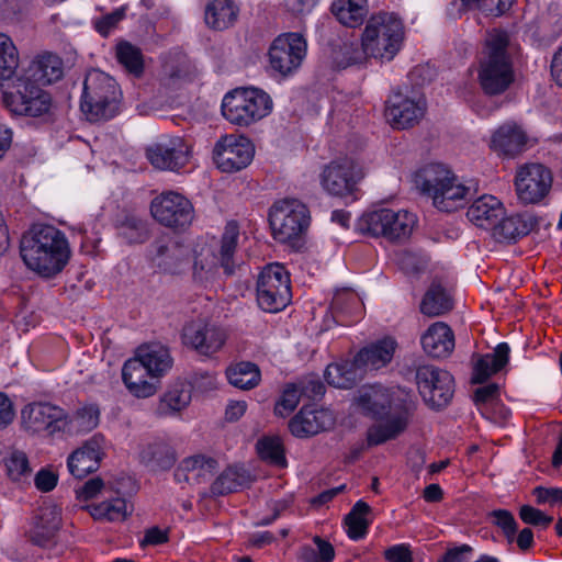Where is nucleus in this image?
Instances as JSON below:
<instances>
[{
  "mask_svg": "<svg viewBox=\"0 0 562 562\" xmlns=\"http://www.w3.org/2000/svg\"><path fill=\"white\" fill-rule=\"evenodd\" d=\"M363 414L374 419H384L367 430L369 447L395 439L408 426L414 407L411 395L404 390L389 389L381 384L363 386L357 397Z\"/></svg>",
  "mask_w": 562,
  "mask_h": 562,
  "instance_id": "nucleus-1",
  "label": "nucleus"
},
{
  "mask_svg": "<svg viewBox=\"0 0 562 562\" xmlns=\"http://www.w3.org/2000/svg\"><path fill=\"white\" fill-rule=\"evenodd\" d=\"M20 254L29 269L49 278L63 270L70 250L60 231L52 225H34L22 236Z\"/></svg>",
  "mask_w": 562,
  "mask_h": 562,
  "instance_id": "nucleus-2",
  "label": "nucleus"
},
{
  "mask_svg": "<svg viewBox=\"0 0 562 562\" xmlns=\"http://www.w3.org/2000/svg\"><path fill=\"white\" fill-rule=\"evenodd\" d=\"M414 183L442 212L462 207L477 192L476 183L463 182L442 164H429L420 168L414 176Z\"/></svg>",
  "mask_w": 562,
  "mask_h": 562,
  "instance_id": "nucleus-3",
  "label": "nucleus"
},
{
  "mask_svg": "<svg viewBox=\"0 0 562 562\" xmlns=\"http://www.w3.org/2000/svg\"><path fill=\"white\" fill-rule=\"evenodd\" d=\"M508 44L509 36L504 31L494 30L486 37L484 56L480 61L479 82L488 95L504 93L515 81Z\"/></svg>",
  "mask_w": 562,
  "mask_h": 562,
  "instance_id": "nucleus-4",
  "label": "nucleus"
},
{
  "mask_svg": "<svg viewBox=\"0 0 562 562\" xmlns=\"http://www.w3.org/2000/svg\"><path fill=\"white\" fill-rule=\"evenodd\" d=\"M121 99L122 92L114 78L98 69L87 74L80 109L88 121L97 123L113 119L120 111Z\"/></svg>",
  "mask_w": 562,
  "mask_h": 562,
  "instance_id": "nucleus-5",
  "label": "nucleus"
},
{
  "mask_svg": "<svg viewBox=\"0 0 562 562\" xmlns=\"http://www.w3.org/2000/svg\"><path fill=\"white\" fill-rule=\"evenodd\" d=\"M272 106V99L263 90L236 88L224 95L222 114L231 124L248 127L268 116Z\"/></svg>",
  "mask_w": 562,
  "mask_h": 562,
  "instance_id": "nucleus-6",
  "label": "nucleus"
},
{
  "mask_svg": "<svg viewBox=\"0 0 562 562\" xmlns=\"http://www.w3.org/2000/svg\"><path fill=\"white\" fill-rule=\"evenodd\" d=\"M362 38L372 58L390 61L403 43V22L392 12L373 14L366 24Z\"/></svg>",
  "mask_w": 562,
  "mask_h": 562,
  "instance_id": "nucleus-7",
  "label": "nucleus"
},
{
  "mask_svg": "<svg viewBox=\"0 0 562 562\" xmlns=\"http://www.w3.org/2000/svg\"><path fill=\"white\" fill-rule=\"evenodd\" d=\"M308 210L295 199L276 202L269 212V223L274 239L295 246L308 226Z\"/></svg>",
  "mask_w": 562,
  "mask_h": 562,
  "instance_id": "nucleus-8",
  "label": "nucleus"
},
{
  "mask_svg": "<svg viewBox=\"0 0 562 562\" xmlns=\"http://www.w3.org/2000/svg\"><path fill=\"white\" fill-rule=\"evenodd\" d=\"M416 223L415 214L406 210L379 209L362 215L360 229L391 241H402L411 236Z\"/></svg>",
  "mask_w": 562,
  "mask_h": 562,
  "instance_id": "nucleus-9",
  "label": "nucleus"
},
{
  "mask_svg": "<svg viewBox=\"0 0 562 562\" xmlns=\"http://www.w3.org/2000/svg\"><path fill=\"white\" fill-rule=\"evenodd\" d=\"M2 102L15 115L37 117L49 111L52 98L38 83L20 76L11 89L3 92Z\"/></svg>",
  "mask_w": 562,
  "mask_h": 562,
  "instance_id": "nucleus-10",
  "label": "nucleus"
},
{
  "mask_svg": "<svg viewBox=\"0 0 562 562\" xmlns=\"http://www.w3.org/2000/svg\"><path fill=\"white\" fill-rule=\"evenodd\" d=\"M291 301L290 277L282 265L270 263L257 280L258 305L269 313L282 311Z\"/></svg>",
  "mask_w": 562,
  "mask_h": 562,
  "instance_id": "nucleus-11",
  "label": "nucleus"
},
{
  "mask_svg": "<svg viewBox=\"0 0 562 562\" xmlns=\"http://www.w3.org/2000/svg\"><path fill=\"white\" fill-rule=\"evenodd\" d=\"M153 217L161 225L176 232L186 231L193 221L192 203L182 194L173 191L162 192L150 204Z\"/></svg>",
  "mask_w": 562,
  "mask_h": 562,
  "instance_id": "nucleus-12",
  "label": "nucleus"
},
{
  "mask_svg": "<svg viewBox=\"0 0 562 562\" xmlns=\"http://www.w3.org/2000/svg\"><path fill=\"white\" fill-rule=\"evenodd\" d=\"M306 41L299 33L281 34L269 48V65L281 77L294 74L306 56Z\"/></svg>",
  "mask_w": 562,
  "mask_h": 562,
  "instance_id": "nucleus-13",
  "label": "nucleus"
},
{
  "mask_svg": "<svg viewBox=\"0 0 562 562\" xmlns=\"http://www.w3.org/2000/svg\"><path fill=\"white\" fill-rule=\"evenodd\" d=\"M416 383L424 401L432 408L446 407L454 393L453 376L434 366H419L416 370Z\"/></svg>",
  "mask_w": 562,
  "mask_h": 562,
  "instance_id": "nucleus-14",
  "label": "nucleus"
},
{
  "mask_svg": "<svg viewBox=\"0 0 562 562\" xmlns=\"http://www.w3.org/2000/svg\"><path fill=\"white\" fill-rule=\"evenodd\" d=\"M552 181V172L542 164L520 166L515 176L518 200L525 205L540 203L549 194Z\"/></svg>",
  "mask_w": 562,
  "mask_h": 562,
  "instance_id": "nucleus-15",
  "label": "nucleus"
},
{
  "mask_svg": "<svg viewBox=\"0 0 562 562\" xmlns=\"http://www.w3.org/2000/svg\"><path fill=\"white\" fill-rule=\"evenodd\" d=\"M363 177L364 171L361 165L352 158L344 157L324 167L321 183L329 194L346 196L353 193L357 183Z\"/></svg>",
  "mask_w": 562,
  "mask_h": 562,
  "instance_id": "nucleus-16",
  "label": "nucleus"
},
{
  "mask_svg": "<svg viewBox=\"0 0 562 562\" xmlns=\"http://www.w3.org/2000/svg\"><path fill=\"white\" fill-rule=\"evenodd\" d=\"M254 154V145L247 137L229 134L215 143L213 160L221 171L236 172L251 162Z\"/></svg>",
  "mask_w": 562,
  "mask_h": 562,
  "instance_id": "nucleus-17",
  "label": "nucleus"
},
{
  "mask_svg": "<svg viewBox=\"0 0 562 562\" xmlns=\"http://www.w3.org/2000/svg\"><path fill=\"white\" fill-rule=\"evenodd\" d=\"M425 111L426 100L422 94L395 92L387 100L385 116L394 128L405 130L418 124Z\"/></svg>",
  "mask_w": 562,
  "mask_h": 562,
  "instance_id": "nucleus-18",
  "label": "nucleus"
},
{
  "mask_svg": "<svg viewBox=\"0 0 562 562\" xmlns=\"http://www.w3.org/2000/svg\"><path fill=\"white\" fill-rule=\"evenodd\" d=\"M189 146L183 138L173 136L153 144L146 149L149 162L159 170L177 171L189 161Z\"/></svg>",
  "mask_w": 562,
  "mask_h": 562,
  "instance_id": "nucleus-19",
  "label": "nucleus"
},
{
  "mask_svg": "<svg viewBox=\"0 0 562 562\" xmlns=\"http://www.w3.org/2000/svg\"><path fill=\"white\" fill-rule=\"evenodd\" d=\"M21 417L27 430L33 432L47 430L52 435L63 430L65 412L49 403H33L22 409Z\"/></svg>",
  "mask_w": 562,
  "mask_h": 562,
  "instance_id": "nucleus-20",
  "label": "nucleus"
},
{
  "mask_svg": "<svg viewBox=\"0 0 562 562\" xmlns=\"http://www.w3.org/2000/svg\"><path fill=\"white\" fill-rule=\"evenodd\" d=\"M146 367L147 364L135 352V356L128 359L122 369V379L126 389L138 398L153 396L159 387V381L151 375Z\"/></svg>",
  "mask_w": 562,
  "mask_h": 562,
  "instance_id": "nucleus-21",
  "label": "nucleus"
},
{
  "mask_svg": "<svg viewBox=\"0 0 562 562\" xmlns=\"http://www.w3.org/2000/svg\"><path fill=\"white\" fill-rule=\"evenodd\" d=\"M183 342L202 355L217 352L226 340L225 333L213 325L193 322L183 328Z\"/></svg>",
  "mask_w": 562,
  "mask_h": 562,
  "instance_id": "nucleus-22",
  "label": "nucleus"
},
{
  "mask_svg": "<svg viewBox=\"0 0 562 562\" xmlns=\"http://www.w3.org/2000/svg\"><path fill=\"white\" fill-rule=\"evenodd\" d=\"M335 425L334 414L326 408L315 409L304 406L289 422L291 434L299 438H305L326 431Z\"/></svg>",
  "mask_w": 562,
  "mask_h": 562,
  "instance_id": "nucleus-23",
  "label": "nucleus"
},
{
  "mask_svg": "<svg viewBox=\"0 0 562 562\" xmlns=\"http://www.w3.org/2000/svg\"><path fill=\"white\" fill-rule=\"evenodd\" d=\"M149 252L151 260L167 271H175L189 257V248L169 235L157 237Z\"/></svg>",
  "mask_w": 562,
  "mask_h": 562,
  "instance_id": "nucleus-24",
  "label": "nucleus"
},
{
  "mask_svg": "<svg viewBox=\"0 0 562 562\" xmlns=\"http://www.w3.org/2000/svg\"><path fill=\"white\" fill-rule=\"evenodd\" d=\"M100 461L101 438L94 436L68 457L67 467L74 477L83 479L99 469Z\"/></svg>",
  "mask_w": 562,
  "mask_h": 562,
  "instance_id": "nucleus-25",
  "label": "nucleus"
},
{
  "mask_svg": "<svg viewBox=\"0 0 562 562\" xmlns=\"http://www.w3.org/2000/svg\"><path fill=\"white\" fill-rule=\"evenodd\" d=\"M64 75L63 60L55 54L44 53L34 58L21 75L41 88L61 79Z\"/></svg>",
  "mask_w": 562,
  "mask_h": 562,
  "instance_id": "nucleus-26",
  "label": "nucleus"
},
{
  "mask_svg": "<svg viewBox=\"0 0 562 562\" xmlns=\"http://www.w3.org/2000/svg\"><path fill=\"white\" fill-rule=\"evenodd\" d=\"M61 524V509L56 505H46L38 509L30 530V540L40 547L48 546L55 538Z\"/></svg>",
  "mask_w": 562,
  "mask_h": 562,
  "instance_id": "nucleus-27",
  "label": "nucleus"
},
{
  "mask_svg": "<svg viewBox=\"0 0 562 562\" xmlns=\"http://www.w3.org/2000/svg\"><path fill=\"white\" fill-rule=\"evenodd\" d=\"M192 385L183 381H177L170 384L160 395L155 407V414L158 417H175L184 411L192 398Z\"/></svg>",
  "mask_w": 562,
  "mask_h": 562,
  "instance_id": "nucleus-28",
  "label": "nucleus"
},
{
  "mask_svg": "<svg viewBox=\"0 0 562 562\" xmlns=\"http://www.w3.org/2000/svg\"><path fill=\"white\" fill-rule=\"evenodd\" d=\"M424 351L432 358H447L454 349V335L442 322L434 323L420 338Z\"/></svg>",
  "mask_w": 562,
  "mask_h": 562,
  "instance_id": "nucleus-29",
  "label": "nucleus"
},
{
  "mask_svg": "<svg viewBox=\"0 0 562 562\" xmlns=\"http://www.w3.org/2000/svg\"><path fill=\"white\" fill-rule=\"evenodd\" d=\"M467 216L477 227L494 229L504 216V206L496 196L484 194L474 200L468 209Z\"/></svg>",
  "mask_w": 562,
  "mask_h": 562,
  "instance_id": "nucleus-30",
  "label": "nucleus"
},
{
  "mask_svg": "<svg viewBox=\"0 0 562 562\" xmlns=\"http://www.w3.org/2000/svg\"><path fill=\"white\" fill-rule=\"evenodd\" d=\"M397 344L386 337L363 347L356 356L355 360L360 370L370 369L379 370L391 362Z\"/></svg>",
  "mask_w": 562,
  "mask_h": 562,
  "instance_id": "nucleus-31",
  "label": "nucleus"
},
{
  "mask_svg": "<svg viewBox=\"0 0 562 562\" xmlns=\"http://www.w3.org/2000/svg\"><path fill=\"white\" fill-rule=\"evenodd\" d=\"M527 135L515 123H505L493 134L492 148L507 157H515L526 149Z\"/></svg>",
  "mask_w": 562,
  "mask_h": 562,
  "instance_id": "nucleus-32",
  "label": "nucleus"
},
{
  "mask_svg": "<svg viewBox=\"0 0 562 562\" xmlns=\"http://www.w3.org/2000/svg\"><path fill=\"white\" fill-rule=\"evenodd\" d=\"M510 348L501 342L493 352L480 356L473 368L472 383H483L501 371L508 362Z\"/></svg>",
  "mask_w": 562,
  "mask_h": 562,
  "instance_id": "nucleus-33",
  "label": "nucleus"
},
{
  "mask_svg": "<svg viewBox=\"0 0 562 562\" xmlns=\"http://www.w3.org/2000/svg\"><path fill=\"white\" fill-rule=\"evenodd\" d=\"M239 238V227L234 221L228 222L224 228L221 237L220 248L214 258L216 265H218L225 274L232 276L235 273V269L238 266L236 259V249Z\"/></svg>",
  "mask_w": 562,
  "mask_h": 562,
  "instance_id": "nucleus-34",
  "label": "nucleus"
},
{
  "mask_svg": "<svg viewBox=\"0 0 562 562\" xmlns=\"http://www.w3.org/2000/svg\"><path fill=\"white\" fill-rule=\"evenodd\" d=\"M238 7L233 0H212L204 10V21L207 27L215 31L229 29L237 21Z\"/></svg>",
  "mask_w": 562,
  "mask_h": 562,
  "instance_id": "nucleus-35",
  "label": "nucleus"
},
{
  "mask_svg": "<svg viewBox=\"0 0 562 562\" xmlns=\"http://www.w3.org/2000/svg\"><path fill=\"white\" fill-rule=\"evenodd\" d=\"M136 353L147 364V370L158 381L172 368L173 359L170 356L169 349L160 344L143 345L136 349Z\"/></svg>",
  "mask_w": 562,
  "mask_h": 562,
  "instance_id": "nucleus-36",
  "label": "nucleus"
},
{
  "mask_svg": "<svg viewBox=\"0 0 562 562\" xmlns=\"http://www.w3.org/2000/svg\"><path fill=\"white\" fill-rule=\"evenodd\" d=\"M538 225V220L530 213L502 217L496 224L495 235L504 240L517 239L528 235Z\"/></svg>",
  "mask_w": 562,
  "mask_h": 562,
  "instance_id": "nucleus-37",
  "label": "nucleus"
},
{
  "mask_svg": "<svg viewBox=\"0 0 562 562\" xmlns=\"http://www.w3.org/2000/svg\"><path fill=\"white\" fill-rule=\"evenodd\" d=\"M139 459L151 471H165L172 468L176 462V454L170 445L164 441H155L142 449Z\"/></svg>",
  "mask_w": 562,
  "mask_h": 562,
  "instance_id": "nucleus-38",
  "label": "nucleus"
},
{
  "mask_svg": "<svg viewBox=\"0 0 562 562\" xmlns=\"http://www.w3.org/2000/svg\"><path fill=\"white\" fill-rule=\"evenodd\" d=\"M452 307L449 293L439 282L434 281L422 300L420 312L428 317H436L448 313Z\"/></svg>",
  "mask_w": 562,
  "mask_h": 562,
  "instance_id": "nucleus-39",
  "label": "nucleus"
},
{
  "mask_svg": "<svg viewBox=\"0 0 562 562\" xmlns=\"http://www.w3.org/2000/svg\"><path fill=\"white\" fill-rule=\"evenodd\" d=\"M361 375V370L355 359L328 364L325 370L327 383L338 389H351Z\"/></svg>",
  "mask_w": 562,
  "mask_h": 562,
  "instance_id": "nucleus-40",
  "label": "nucleus"
},
{
  "mask_svg": "<svg viewBox=\"0 0 562 562\" xmlns=\"http://www.w3.org/2000/svg\"><path fill=\"white\" fill-rule=\"evenodd\" d=\"M331 12L342 25L357 27L368 14L367 0H334Z\"/></svg>",
  "mask_w": 562,
  "mask_h": 562,
  "instance_id": "nucleus-41",
  "label": "nucleus"
},
{
  "mask_svg": "<svg viewBox=\"0 0 562 562\" xmlns=\"http://www.w3.org/2000/svg\"><path fill=\"white\" fill-rule=\"evenodd\" d=\"M100 419V411L97 405L87 404L76 409L71 416L65 414L63 430L81 434L93 430Z\"/></svg>",
  "mask_w": 562,
  "mask_h": 562,
  "instance_id": "nucleus-42",
  "label": "nucleus"
},
{
  "mask_svg": "<svg viewBox=\"0 0 562 562\" xmlns=\"http://www.w3.org/2000/svg\"><path fill=\"white\" fill-rule=\"evenodd\" d=\"M226 376L233 386L240 390H251L256 387L261 380L258 366L248 361L238 362L228 367Z\"/></svg>",
  "mask_w": 562,
  "mask_h": 562,
  "instance_id": "nucleus-43",
  "label": "nucleus"
},
{
  "mask_svg": "<svg viewBox=\"0 0 562 562\" xmlns=\"http://www.w3.org/2000/svg\"><path fill=\"white\" fill-rule=\"evenodd\" d=\"M249 482V474L241 468L228 467L211 485L212 495L220 496L237 492Z\"/></svg>",
  "mask_w": 562,
  "mask_h": 562,
  "instance_id": "nucleus-44",
  "label": "nucleus"
},
{
  "mask_svg": "<svg viewBox=\"0 0 562 562\" xmlns=\"http://www.w3.org/2000/svg\"><path fill=\"white\" fill-rule=\"evenodd\" d=\"M368 58H372L369 50L361 42H345L333 52V61L339 68L355 65H363Z\"/></svg>",
  "mask_w": 562,
  "mask_h": 562,
  "instance_id": "nucleus-45",
  "label": "nucleus"
},
{
  "mask_svg": "<svg viewBox=\"0 0 562 562\" xmlns=\"http://www.w3.org/2000/svg\"><path fill=\"white\" fill-rule=\"evenodd\" d=\"M117 234L127 244H143L149 238L147 222L135 215L127 214L116 225Z\"/></svg>",
  "mask_w": 562,
  "mask_h": 562,
  "instance_id": "nucleus-46",
  "label": "nucleus"
},
{
  "mask_svg": "<svg viewBox=\"0 0 562 562\" xmlns=\"http://www.w3.org/2000/svg\"><path fill=\"white\" fill-rule=\"evenodd\" d=\"M20 58L13 41L0 33V80H10L16 72Z\"/></svg>",
  "mask_w": 562,
  "mask_h": 562,
  "instance_id": "nucleus-47",
  "label": "nucleus"
},
{
  "mask_svg": "<svg viewBox=\"0 0 562 562\" xmlns=\"http://www.w3.org/2000/svg\"><path fill=\"white\" fill-rule=\"evenodd\" d=\"M371 512V507L363 501H358L350 513L346 516L347 533L350 539H362L368 531L369 520L366 516Z\"/></svg>",
  "mask_w": 562,
  "mask_h": 562,
  "instance_id": "nucleus-48",
  "label": "nucleus"
},
{
  "mask_svg": "<svg viewBox=\"0 0 562 562\" xmlns=\"http://www.w3.org/2000/svg\"><path fill=\"white\" fill-rule=\"evenodd\" d=\"M116 57L119 63L131 74L139 77L144 71V57L140 48L128 43L122 42L116 46Z\"/></svg>",
  "mask_w": 562,
  "mask_h": 562,
  "instance_id": "nucleus-49",
  "label": "nucleus"
},
{
  "mask_svg": "<svg viewBox=\"0 0 562 562\" xmlns=\"http://www.w3.org/2000/svg\"><path fill=\"white\" fill-rule=\"evenodd\" d=\"M90 514L98 520L122 521L128 515L127 504L123 498L104 501L91 506Z\"/></svg>",
  "mask_w": 562,
  "mask_h": 562,
  "instance_id": "nucleus-50",
  "label": "nucleus"
},
{
  "mask_svg": "<svg viewBox=\"0 0 562 562\" xmlns=\"http://www.w3.org/2000/svg\"><path fill=\"white\" fill-rule=\"evenodd\" d=\"M217 468V461L211 457L193 456L183 460L181 468L178 470L188 472L186 480L211 476Z\"/></svg>",
  "mask_w": 562,
  "mask_h": 562,
  "instance_id": "nucleus-51",
  "label": "nucleus"
},
{
  "mask_svg": "<svg viewBox=\"0 0 562 562\" xmlns=\"http://www.w3.org/2000/svg\"><path fill=\"white\" fill-rule=\"evenodd\" d=\"M330 308L337 322L344 323L345 316L353 315V310L360 308V301L355 292L348 290L337 291L331 300Z\"/></svg>",
  "mask_w": 562,
  "mask_h": 562,
  "instance_id": "nucleus-52",
  "label": "nucleus"
},
{
  "mask_svg": "<svg viewBox=\"0 0 562 562\" xmlns=\"http://www.w3.org/2000/svg\"><path fill=\"white\" fill-rule=\"evenodd\" d=\"M257 451L260 458L270 464L285 467L283 445L279 437H265L257 442Z\"/></svg>",
  "mask_w": 562,
  "mask_h": 562,
  "instance_id": "nucleus-53",
  "label": "nucleus"
},
{
  "mask_svg": "<svg viewBox=\"0 0 562 562\" xmlns=\"http://www.w3.org/2000/svg\"><path fill=\"white\" fill-rule=\"evenodd\" d=\"M301 397V391L295 382L286 384L281 398L274 406L276 415L284 417L292 413L296 408Z\"/></svg>",
  "mask_w": 562,
  "mask_h": 562,
  "instance_id": "nucleus-54",
  "label": "nucleus"
},
{
  "mask_svg": "<svg viewBox=\"0 0 562 562\" xmlns=\"http://www.w3.org/2000/svg\"><path fill=\"white\" fill-rule=\"evenodd\" d=\"M490 515L492 522L502 530L508 543H513L518 528L514 515L507 509H495Z\"/></svg>",
  "mask_w": 562,
  "mask_h": 562,
  "instance_id": "nucleus-55",
  "label": "nucleus"
},
{
  "mask_svg": "<svg viewBox=\"0 0 562 562\" xmlns=\"http://www.w3.org/2000/svg\"><path fill=\"white\" fill-rule=\"evenodd\" d=\"M4 463L8 475L14 481L20 480L31 472L27 457L22 451H12L9 457L4 459Z\"/></svg>",
  "mask_w": 562,
  "mask_h": 562,
  "instance_id": "nucleus-56",
  "label": "nucleus"
},
{
  "mask_svg": "<svg viewBox=\"0 0 562 562\" xmlns=\"http://www.w3.org/2000/svg\"><path fill=\"white\" fill-rule=\"evenodd\" d=\"M313 540L317 546V553L311 547H304L302 549L303 558L308 560L311 557H315L314 562H331L335 558V549L331 543L318 536H315Z\"/></svg>",
  "mask_w": 562,
  "mask_h": 562,
  "instance_id": "nucleus-57",
  "label": "nucleus"
},
{
  "mask_svg": "<svg viewBox=\"0 0 562 562\" xmlns=\"http://www.w3.org/2000/svg\"><path fill=\"white\" fill-rule=\"evenodd\" d=\"M302 396L314 400L322 397L325 393V385L316 374H308L296 382Z\"/></svg>",
  "mask_w": 562,
  "mask_h": 562,
  "instance_id": "nucleus-58",
  "label": "nucleus"
},
{
  "mask_svg": "<svg viewBox=\"0 0 562 562\" xmlns=\"http://www.w3.org/2000/svg\"><path fill=\"white\" fill-rule=\"evenodd\" d=\"M467 4L474 3V9L486 15L499 16L510 9L514 0H465Z\"/></svg>",
  "mask_w": 562,
  "mask_h": 562,
  "instance_id": "nucleus-59",
  "label": "nucleus"
},
{
  "mask_svg": "<svg viewBox=\"0 0 562 562\" xmlns=\"http://www.w3.org/2000/svg\"><path fill=\"white\" fill-rule=\"evenodd\" d=\"M126 14V7L123 5L111 13L103 15L102 18L94 21L95 30L103 36L109 35V33L116 27L119 22H121Z\"/></svg>",
  "mask_w": 562,
  "mask_h": 562,
  "instance_id": "nucleus-60",
  "label": "nucleus"
},
{
  "mask_svg": "<svg viewBox=\"0 0 562 562\" xmlns=\"http://www.w3.org/2000/svg\"><path fill=\"white\" fill-rule=\"evenodd\" d=\"M519 517L525 524L543 527L549 526L553 520L551 516H547L540 509L530 505H524L520 507Z\"/></svg>",
  "mask_w": 562,
  "mask_h": 562,
  "instance_id": "nucleus-61",
  "label": "nucleus"
},
{
  "mask_svg": "<svg viewBox=\"0 0 562 562\" xmlns=\"http://www.w3.org/2000/svg\"><path fill=\"white\" fill-rule=\"evenodd\" d=\"M104 486L100 477L88 480L83 485L76 490V495L79 501H88L95 497Z\"/></svg>",
  "mask_w": 562,
  "mask_h": 562,
  "instance_id": "nucleus-62",
  "label": "nucleus"
},
{
  "mask_svg": "<svg viewBox=\"0 0 562 562\" xmlns=\"http://www.w3.org/2000/svg\"><path fill=\"white\" fill-rule=\"evenodd\" d=\"M499 397V386L496 383H490L487 385L477 387L474 392L475 404H487L493 403Z\"/></svg>",
  "mask_w": 562,
  "mask_h": 562,
  "instance_id": "nucleus-63",
  "label": "nucleus"
},
{
  "mask_svg": "<svg viewBox=\"0 0 562 562\" xmlns=\"http://www.w3.org/2000/svg\"><path fill=\"white\" fill-rule=\"evenodd\" d=\"M384 558L389 562H413L412 551L406 544H395L384 552Z\"/></svg>",
  "mask_w": 562,
  "mask_h": 562,
  "instance_id": "nucleus-64",
  "label": "nucleus"
}]
</instances>
